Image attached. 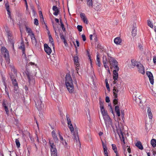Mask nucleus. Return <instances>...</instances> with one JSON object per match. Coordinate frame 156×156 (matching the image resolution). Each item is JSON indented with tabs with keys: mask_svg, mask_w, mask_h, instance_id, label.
I'll use <instances>...</instances> for the list:
<instances>
[{
	"mask_svg": "<svg viewBox=\"0 0 156 156\" xmlns=\"http://www.w3.org/2000/svg\"><path fill=\"white\" fill-rule=\"evenodd\" d=\"M102 62L104 67L108 70V72H110L109 66L108 65V63L110 64L111 69H112L113 68L114 69L119 68L118 66V62L114 58L108 60L106 56L105 55H103L102 57Z\"/></svg>",
	"mask_w": 156,
	"mask_h": 156,
	"instance_id": "f257e3e1",
	"label": "nucleus"
},
{
	"mask_svg": "<svg viewBox=\"0 0 156 156\" xmlns=\"http://www.w3.org/2000/svg\"><path fill=\"white\" fill-rule=\"evenodd\" d=\"M99 103L101 111L106 126H109L112 123L111 119L109 116L108 115L107 111H105L104 108V102L100 101Z\"/></svg>",
	"mask_w": 156,
	"mask_h": 156,
	"instance_id": "f03ea898",
	"label": "nucleus"
},
{
	"mask_svg": "<svg viewBox=\"0 0 156 156\" xmlns=\"http://www.w3.org/2000/svg\"><path fill=\"white\" fill-rule=\"evenodd\" d=\"M65 84L67 89L70 93H73L74 91V87L73 84V80L69 74H67L65 77Z\"/></svg>",
	"mask_w": 156,
	"mask_h": 156,
	"instance_id": "7ed1b4c3",
	"label": "nucleus"
},
{
	"mask_svg": "<svg viewBox=\"0 0 156 156\" xmlns=\"http://www.w3.org/2000/svg\"><path fill=\"white\" fill-rule=\"evenodd\" d=\"M42 98L39 95L34 99L35 106L39 111H41L44 108V105L42 103Z\"/></svg>",
	"mask_w": 156,
	"mask_h": 156,
	"instance_id": "20e7f679",
	"label": "nucleus"
},
{
	"mask_svg": "<svg viewBox=\"0 0 156 156\" xmlns=\"http://www.w3.org/2000/svg\"><path fill=\"white\" fill-rule=\"evenodd\" d=\"M1 50L2 52H3L4 53V57L5 58L7 63L9 64L10 63V60L8 51L5 47H2L1 48Z\"/></svg>",
	"mask_w": 156,
	"mask_h": 156,
	"instance_id": "39448f33",
	"label": "nucleus"
},
{
	"mask_svg": "<svg viewBox=\"0 0 156 156\" xmlns=\"http://www.w3.org/2000/svg\"><path fill=\"white\" fill-rule=\"evenodd\" d=\"M66 119L67 121V124L68 125V126L69 127V128L71 132L72 133L73 132V131L74 128L73 127V126L72 125V124L71 123V121L69 119V118L68 116V114H67L66 115Z\"/></svg>",
	"mask_w": 156,
	"mask_h": 156,
	"instance_id": "423d86ee",
	"label": "nucleus"
},
{
	"mask_svg": "<svg viewBox=\"0 0 156 156\" xmlns=\"http://www.w3.org/2000/svg\"><path fill=\"white\" fill-rule=\"evenodd\" d=\"M137 67L139 73L143 74H144L145 73L144 67L142 64L140 63L139 64H137Z\"/></svg>",
	"mask_w": 156,
	"mask_h": 156,
	"instance_id": "0eeeda50",
	"label": "nucleus"
},
{
	"mask_svg": "<svg viewBox=\"0 0 156 156\" xmlns=\"http://www.w3.org/2000/svg\"><path fill=\"white\" fill-rule=\"evenodd\" d=\"M146 74L149 77L150 83L151 84L153 85L154 83V80L152 73L151 72L147 71L146 73Z\"/></svg>",
	"mask_w": 156,
	"mask_h": 156,
	"instance_id": "6e6552de",
	"label": "nucleus"
},
{
	"mask_svg": "<svg viewBox=\"0 0 156 156\" xmlns=\"http://www.w3.org/2000/svg\"><path fill=\"white\" fill-rule=\"evenodd\" d=\"M44 50L45 52L48 55H50L51 52V48L48 46L47 44H45L44 45Z\"/></svg>",
	"mask_w": 156,
	"mask_h": 156,
	"instance_id": "1a4fd4ad",
	"label": "nucleus"
},
{
	"mask_svg": "<svg viewBox=\"0 0 156 156\" xmlns=\"http://www.w3.org/2000/svg\"><path fill=\"white\" fill-rule=\"evenodd\" d=\"M115 69L113 71V80L119 79L118 77V72L119 70V68H114Z\"/></svg>",
	"mask_w": 156,
	"mask_h": 156,
	"instance_id": "9d476101",
	"label": "nucleus"
},
{
	"mask_svg": "<svg viewBox=\"0 0 156 156\" xmlns=\"http://www.w3.org/2000/svg\"><path fill=\"white\" fill-rule=\"evenodd\" d=\"M80 15L81 18L83 21V22L86 24H88V20L85 16V14L84 13L81 12L80 13Z\"/></svg>",
	"mask_w": 156,
	"mask_h": 156,
	"instance_id": "9b49d317",
	"label": "nucleus"
},
{
	"mask_svg": "<svg viewBox=\"0 0 156 156\" xmlns=\"http://www.w3.org/2000/svg\"><path fill=\"white\" fill-rule=\"evenodd\" d=\"M19 48L22 50L23 55H24V56L25 57L26 55L25 51V47L24 42L23 41H22L21 42V46L19 47Z\"/></svg>",
	"mask_w": 156,
	"mask_h": 156,
	"instance_id": "f8f14e48",
	"label": "nucleus"
},
{
	"mask_svg": "<svg viewBox=\"0 0 156 156\" xmlns=\"http://www.w3.org/2000/svg\"><path fill=\"white\" fill-rule=\"evenodd\" d=\"M12 81V84L14 87V90L16 91H17L19 89V87L16 79H15L14 80Z\"/></svg>",
	"mask_w": 156,
	"mask_h": 156,
	"instance_id": "ddd939ff",
	"label": "nucleus"
},
{
	"mask_svg": "<svg viewBox=\"0 0 156 156\" xmlns=\"http://www.w3.org/2000/svg\"><path fill=\"white\" fill-rule=\"evenodd\" d=\"M52 10L54 12L53 13V14L55 16H57L60 12L59 10L56 5H54L53 6Z\"/></svg>",
	"mask_w": 156,
	"mask_h": 156,
	"instance_id": "4468645a",
	"label": "nucleus"
},
{
	"mask_svg": "<svg viewBox=\"0 0 156 156\" xmlns=\"http://www.w3.org/2000/svg\"><path fill=\"white\" fill-rule=\"evenodd\" d=\"M101 141L105 155V156H108L106 145L105 144L102 140Z\"/></svg>",
	"mask_w": 156,
	"mask_h": 156,
	"instance_id": "2eb2a0df",
	"label": "nucleus"
},
{
	"mask_svg": "<svg viewBox=\"0 0 156 156\" xmlns=\"http://www.w3.org/2000/svg\"><path fill=\"white\" fill-rule=\"evenodd\" d=\"M117 132L118 133V134L119 135V137L121 138L120 136L121 135L122 136V140L123 141V143L124 144H125L126 143L125 141V139L124 136L123 135V133L122 132V131L120 129H117Z\"/></svg>",
	"mask_w": 156,
	"mask_h": 156,
	"instance_id": "dca6fc26",
	"label": "nucleus"
},
{
	"mask_svg": "<svg viewBox=\"0 0 156 156\" xmlns=\"http://www.w3.org/2000/svg\"><path fill=\"white\" fill-rule=\"evenodd\" d=\"M49 145L50 147V151H52L53 150H56V146L54 144V143L53 141H51L49 140Z\"/></svg>",
	"mask_w": 156,
	"mask_h": 156,
	"instance_id": "f3484780",
	"label": "nucleus"
},
{
	"mask_svg": "<svg viewBox=\"0 0 156 156\" xmlns=\"http://www.w3.org/2000/svg\"><path fill=\"white\" fill-rule=\"evenodd\" d=\"M72 133H73V135L74 137V139L76 140L77 141V140L79 141V139L78 136V130L77 129H75V131L73 130V132Z\"/></svg>",
	"mask_w": 156,
	"mask_h": 156,
	"instance_id": "a211bd4d",
	"label": "nucleus"
},
{
	"mask_svg": "<svg viewBox=\"0 0 156 156\" xmlns=\"http://www.w3.org/2000/svg\"><path fill=\"white\" fill-rule=\"evenodd\" d=\"M60 37L62 41H63L64 44L65 46H68V44L65 38L64 35L60 33Z\"/></svg>",
	"mask_w": 156,
	"mask_h": 156,
	"instance_id": "6ab92c4d",
	"label": "nucleus"
},
{
	"mask_svg": "<svg viewBox=\"0 0 156 156\" xmlns=\"http://www.w3.org/2000/svg\"><path fill=\"white\" fill-rule=\"evenodd\" d=\"M29 35L30 36L32 43L33 44H36L37 43V41L35 37L34 34H29Z\"/></svg>",
	"mask_w": 156,
	"mask_h": 156,
	"instance_id": "aec40b11",
	"label": "nucleus"
},
{
	"mask_svg": "<svg viewBox=\"0 0 156 156\" xmlns=\"http://www.w3.org/2000/svg\"><path fill=\"white\" fill-rule=\"evenodd\" d=\"M115 110L117 115L118 117H119L120 116V113L119 106L118 105L115 106Z\"/></svg>",
	"mask_w": 156,
	"mask_h": 156,
	"instance_id": "412c9836",
	"label": "nucleus"
},
{
	"mask_svg": "<svg viewBox=\"0 0 156 156\" xmlns=\"http://www.w3.org/2000/svg\"><path fill=\"white\" fill-rule=\"evenodd\" d=\"M25 73L28 79V82L30 83L32 78H33V76H32L30 75L29 72L27 70L25 72Z\"/></svg>",
	"mask_w": 156,
	"mask_h": 156,
	"instance_id": "4be33fe9",
	"label": "nucleus"
},
{
	"mask_svg": "<svg viewBox=\"0 0 156 156\" xmlns=\"http://www.w3.org/2000/svg\"><path fill=\"white\" fill-rule=\"evenodd\" d=\"M8 42L12 45L13 48H14V44L15 42L13 39L12 37H9V38H8Z\"/></svg>",
	"mask_w": 156,
	"mask_h": 156,
	"instance_id": "5701e85b",
	"label": "nucleus"
},
{
	"mask_svg": "<svg viewBox=\"0 0 156 156\" xmlns=\"http://www.w3.org/2000/svg\"><path fill=\"white\" fill-rule=\"evenodd\" d=\"M147 113L149 118L150 119H151L152 118L153 116L150 107H147Z\"/></svg>",
	"mask_w": 156,
	"mask_h": 156,
	"instance_id": "b1692460",
	"label": "nucleus"
},
{
	"mask_svg": "<svg viewBox=\"0 0 156 156\" xmlns=\"http://www.w3.org/2000/svg\"><path fill=\"white\" fill-rule=\"evenodd\" d=\"M5 9L6 10H7V12H8V15L9 16L10 18V15H11V12L9 10V3L7 2L5 5Z\"/></svg>",
	"mask_w": 156,
	"mask_h": 156,
	"instance_id": "393cba45",
	"label": "nucleus"
},
{
	"mask_svg": "<svg viewBox=\"0 0 156 156\" xmlns=\"http://www.w3.org/2000/svg\"><path fill=\"white\" fill-rule=\"evenodd\" d=\"M114 99L113 100V104L116 105L118 104V95L114 93Z\"/></svg>",
	"mask_w": 156,
	"mask_h": 156,
	"instance_id": "a878e982",
	"label": "nucleus"
},
{
	"mask_svg": "<svg viewBox=\"0 0 156 156\" xmlns=\"http://www.w3.org/2000/svg\"><path fill=\"white\" fill-rule=\"evenodd\" d=\"M136 146L141 150H142L144 148L141 143L140 141L137 142L136 144Z\"/></svg>",
	"mask_w": 156,
	"mask_h": 156,
	"instance_id": "bb28decb",
	"label": "nucleus"
},
{
	"mask_svg": "<svg viewBox=\"0 0 156 156\" xmlns=\"http://www.w3.org/2000/svg\"><path fill=\"white\" fill-rule=\"evenodd\" d=\"M78 59L79 58L78 56H74L73 58V61L75 64L76 66L80 65Z\"/></svg>",
	"mask_w": 156,
	"mask_h": 156,
	"instance_id": "cd10ccee",
	"label": "nucleus"
},
{
	"mask_svg": "<svg viewBox=\"0 0 156 156\" xmlns=\"http://www.w3.org/2000/svg\"><path fill=\"white\" fill-rule=\"evenodd\" d=\"M121 41L122 40L119 37H117L114 40V43L117 44H120Z\"/></svg>",
	"mask_w": 156,
	"mask_h": 156,
	"instance_id": "c85d7f7f",
	"label": "nucleus"
},
{
	"mask_svg": "<svg viewBox=\"0 0 156 156\" xmlns=\"http://www.w3.org/2000/svg\"><path fill=\"white\" fill-rule=\"evenodd\" d=\"M87 5L90 8L93 7V2L92 0H86Z\"/></svg>",
	"mask_w": 156,
	"mask_h": 156,
	"instance_id": "c756f323",
	"label": "nucleus"
},
{
	"mask_svg": "<svg viewBox=\"0 0 156 156\" xmlns=\"http://www.w3.org/2000/svg\"><path fill=\"white\" fill-rule=\"evenodd\" d=\"M131 62L132 66H133V67H134L135 66H137V65L139 64L140 63V62H138L137 61H136L135 60H134V59H131Z\"/></svg>",
	"mask_w": 156,
	"mask_h": 156,
	"instance_id": "7c9ffc66",
	"label": "nucleus"
},
{
	"mask_svg": "<svg viewBox=\"0 0 156 156\" xmlns=\"http://www.w3.org/2000/svg\"><path fill=\"white\" fill-rule=\"evenodd\" d=\"M136 27H134L133 26V28L132 31V36L135 37V36L136 34Z\"/></svg>",
	"mask_w": 156,
	"mask_h": 156,
	"instance_id": "2f4dec72",
	"label": "nucleus"
},
{
	"mask_svg": "<svg viewBox=\"0 0 156 156\" xmlns=\"http://www.w3.org/2000/svg\"><path fill=\"white\" fill-rule=\"evenodd\" d=\"M96 60H97V65H98V66L99 67H100L101 66V62H100V58L99 57V55L98 54L97 55Z\"/></svg>",
	"mask_w": 156,
	"mask_h": 156,
	"instance_id": "473e14b6",
	"label": "nucleus"
},
{
	"mask_svg": "<svg viewBox=\"0 0 156 156\" xmlns=\"http://www.w3.org/2000/svg\"><path fill=\"white\" fill-rule=\"evenodd\" d=\"M151 144L152 146L154 147H156V140L154 139H153L151 141Z\"/></svg>",
	"mask_w": 156,
	"mask_h": 156,
	"instance_id": "72a5a7b5",
	"label": "nucleus"
},
{
	"mask_svg": "<svg viewBox=\"0 0 156 156\" xmlns=\"http://www.w3.org/2000/svg\"><path fill=\"white\" fill-rule=\"evenodd\" d=\"M4 86H5V93L7 95V96L9 97V92L8 91V89L7 87V84L5 83V81H4Z\"/></svg>",
	"mask_w": 156,
	"mask_h": 156,
	"instance_id": "f704fd0d",
	"label": "nucleus"
},
{
	"mask_svg": "<svg viewBox=\"0 0 156 156\" xmlns=\"http://www.w3.org/2000/svg\"><path fill=\"white\" fill-rule=\"evenodd\" d=\"M26 30L27 32L29 33V34H34L31 29L27 26H26Z\"/></svg>",
	"mask_w": 156,
	"mask_h": 156,
	"instance_id": "c9c22d12",
	"label": "nucleus"
},
{
	"mask_svg": "<svg viewBox=\"0 0 156 156\" xmlns=\"http://www.w3.org/2000/svg\"><path fill=\"white\" fill-rule=\"evenodd\" d=\"M51 154L53 155V156H58L57 155V150H54L52 151H51Z\"/></svg>",
	"mask_w": 156,
	"mask_h": 156,
	"instance_id": "e433bc0d",
	"label": "nucleus"
},
{
	"mask_svg": "<svg viewBox=\"0 0 156 156\" xmlns=\"http://www.w3.org/2000/svg\"><path fill=\"white\" fill-rule=\"evenodd\" d=\"M6 33L7 35L8 38H9V37H12V32L10 31L9 30H7L6 31Z\"/></svg>",
	"mask_w": 156,
	"mask_h": 156,
	"instance_id": "4c0bfd02",
	"label": "nucleus"
},
{
	"mask_svg": "<svg viewBox=\"0 0 156 156\" xmlns=\"http://www.w3.org/2000/svg\"><path fill=\"white\" fill-rule=\"evenodd\" d=\"M49 36V41L50 43H52L53 42V40L52 38L51 35L50 34V32L48 31V33Z\"/></svg>",
	"mask_w": 156,
	"mask_h": 156,
	"instance_id": "58836bf2",
	"label": "nucleus"
},
{
	"mask_svg": "<svg viewBox=\"0 0 156 156\" xmlns=\"http://www.w3.org/2000/svg\"><path fill=\"white\" fill-rule=\"evenodd\" d=\"M15 142L17 147L18 148H19L20 147V144L18 139H17L15 140Z\"/></svg>",
	"mask_w": 156,
	"mask_h": 156,
	"instance_id": "ea45409f",
	"label": "nucleus"
},
{
	"mask_svg": "<svg viewBox=\"0 0 156 156\" xmlns=\"http://www.w3.org/2000/svg\"><path fill=\"white\" fill-rule=\"evenodd\" d=\"M52 136L55 142V143H58V140L56 134L53 135Z\"/></svg>",
	"mask_w": 156,
	"mask_h": 156,
	"instance_id": "a19ab883",
	"label": "nucleus"
},
{
	"mask_svg": "<svg viewBox=\"0 0 156 156\" xmlns=\"http://www.w3.org/2000/svg\"><path fill=\"white\" fill-rule=\"evenodd\" d=\"M113 95L114 96V93H115L117 95V93L118 92H119V90L118 89L115 87H114L113 90Z\"/></svg>",
	"mask_w": 156,
	"mask_h": 156,
	"instance_id": "79ce46f5",
	"label": "nucleus"
},
{
	"mask_svg": "<svg viewBox=\"0 0 156 156\" xmlns=\"http://www.w3.org/2000/svg\"><path fill=\"white\" fill-rule=\"evenodd\" d=\"M112 146L113 150L114 151L115 153H116V151H117V148L116 145L115 144H112Z\"/></svg>",
	"mask_w": 156,
	"mask_h": 156,
	"instance_id": "37998d69",
	"label": "nucleus"
},
{
	"mask_svg": "<svg viewBox=\"0 0 156 156\" xmlns=\"http://www.w3.org/2000/svg\"><path fill=\"white\" fill-rule=\"evenodd\" d=\"M30 8L32 10V12H33V15L35 16L36 14V11L35 10L34 7L33 5H30Z\"/></svg>",
	"mask_w": 156,
	"mask_h": 156,
	"instance_id": "c03bdc74",
	"label": "nucleus"
},
{
	"mask_svg": "<svg viewBox=\"0 0 156 156\" xmlns=\"http://www.w3.org/2000/svg\"><path fill=\"white\" fill-rule=\"evenodd\" d=\"M105 81L106 83V87H107V88L108 90L109 91L110 87L109 84L108 83V80L107 79H105Z\"/></svg>",
	"mask_w": 156,
	"mask_h": 156,
	"instance_id": "a18cd8bd",
	"label": "nucleus"
},
{
	"mask_svg": "<svg viewBox=\"0 0 156 156\" xmlns=\"http://www.w3.org/2000/svg\"><path fill=\"white\" fill-rule=\"evenodd\" d=\"M116 80H117L118 81H119V82L120 83V84L121 83L122 81V80L120 79H116V80L115 79L114 80V81L113 82V84H115L116 83L117 84L118 83H116Z\"/></svg>",
	"mask_w": 156,
	"mask_h": 156,
	"instance_id": "49530a36",
	"label": "nucleus"
},
{
	"mask_svg": "<svg viewBox=\"0 0 156 156\" xmlns=\"http://www.w3.org/2000/svg\"><path fill=\"white\" fill-rule=\"evenodd\" d=\"M147 24L151 28H153V26L152 23L151 22L150 20H147Z\"/></svg>",
	"mask_w": 156,
	"mask_h": 156,
	"instance_id": "de8ad7c7",
	"label": "nucleus"
},
{
	"mask_svg": "<svg viewBox=\"0 0 156 156\" xmlns=\"http://www.w3.org/2000/svg\"><path fill=\"white\" fill-rule=\"evenodd\" d=\"M2 106L3 107H5V106H7V101L4 99L2 101Z\"/></svg>",
	"mask_w": 156,
	"mask_h": 156,
	"instance_id": "09e8293b",
	"label": "nucleus"
},
{
	"mask_svg": "<svg viewBox=\"0 0 156 156\" xmlns=\"http://www.w3.org/2000/svg\"><path fill=\"white\" fill-rule=\"evenodd\" d=\"M82 28L83 27L81 25H78L77 26V28L78 31L80 32H81L82 31Z\"/></svg>",
	"mask_w": 156,
	"mask_h": 156,
	"instance_id": "8fccbe9b",
	"label": "nucleus"
},
{
	"mask_svg": "<svg viewBox=\"0 0 156 156\" xmlns=\"http://www.w3.org/2000/svg\"><path fill=\"white\" fill-rule=\"evenodd\" d=\"M121 114L122 119L123 120H124V119H125L124 117V110H121Z\"/></svg>",
	"mask_w": 156,
	"mask_h": 156,
	"instance_id": "3c124183",
	"label": "nucleus"
},
{
	"mask_svg": "<svg viewBox=\"0 0 156 156\" xmlns=\"http://www.w3.org/2000/svg\"><path fill=\"white\" fill-rule=\"evenodd\" d=\"M61 27H62V29L63 32H65L66 31V28L64 27V25L63 23H61Z\"/></svg>",
	"mask_w": 156,
	"mask_h": 156,
	"instance_id": "603ef678",
	"label": "nucleus"
},
{
	"mask_svg": "<svg viewBox=\"0 0 156 156\" xmlns=\"http://www.w3.org/2000/svg\"><path fill=\"white\" fill-rule=\"evenodd\" d=\"M34 24L36 25V26L38 25L39 23H38V20L36 18H35L34 19Z\"/></svg>",
	"mask_w": 156,
	"mask_h": 156,
	"instance_id": "864d4df0",
	"label": "nucleus"
},
{
	"mask_svg": "<svg viewBox=\"0 0 156 156\" xmlns=\"http://www.w3.org/2000/svg\"><path fill=\"white\" fill-rule=\"evenodd\" d=\"M107 54L108 57V58H107L108 60V59H111L112 58H113V57H112V56L111 55L108 53V52L107 53Z\"/></svg>",
	"mask_w": 156,
	"mask_h": 156,
	"instance_id": "5fc2aeb1",
	"label": "nucleus"
},
{
	"mask_svg": "<svg viewBox=\"0 0 156 156\" xmlns=\"http://www.w3.org/2000/svg\"><path fill=\"white\" fill-rule=\"evenodd\" d=\"M4 108L5 111L6 112V113L7 114H8L9 113V111L8 108V107L7 106H5V107H4Z\"/></svg>",
	"mask_w": 156,
	"mask_h": 156,
	"instance_id": "6e6d98bb",
	"label": "nucleus"
},
{
	"mask_svg": "<svg viewBox=\"0 0 156 156\" xmlns=\"http://www.w3.org/2000/svg\"><path fill=\"white\" fill-rule=\"evenodd\" d=\"M108 105L110 106V112H111L114 115V112H113L112 107V106L110 104V105Z\"/></svg>",
	"mask_w": 156,
	"mask_h": 156,
	"instance_id": "4d7b16f0",
	"label": "nucleus"
},
{
	"mask_svg": "<svg viewBox=\"0 0 156 156\" xmlns=\"http://www.w3.org/2000/svg\"><path fill=\"white\" fill-rule=\"evenodd\" d=\"M105 101L106 102L108 103L110 101L109 97L108 96H106L105 98Z\"/></svg>",
	"mask_w": 156,
	"mask_h": 156,
	"instance_id": "13d9d810",
	"label": "nucleus"
},
{
	"mask_svg": "<svg viewBox=\"0 0 156 156\" xmlns=\"http://www.w3.org/2000/svg\"><path fill=\"white\" fill-rule=\"evenodd\" d=\"M82 38L83 40V41H86V37L85 35H84V34H83L82 35Z\"/></svg>",
	"mask_w": 156,
	"mask_h": 156,
	"instance_id": "bf43d9fd",
	"label": "nucleus"
},
{
	"mask_svg": "<svg viewBox=\"0 0 156 156\" xmlns=\"http://www.w3.org/2000/svg\"><path fill=\"white\" fill-rule=\"evenodd\" d=\"M87 54H88V56L89 57V58L90 59V63H91V64L92 61H91V58L90 54H89V52L88 51H87Z\"/></svg>",
	"mask_w": 156,
	"mask_h": 156,
	"instance_id": "052dcab7",
	"label": "nucleus"
},
{
	"mask_svg": "<svg viewBox=\"0 0 156 156\" xmlns=\"http://www.w3.org/2000/svg\"><path fill=\"white\" fill-rule=\"evenodd\" d=\"M58 135H59V138H60V140L61 141H63V138L62 136L60 134V132L58 133Z\"/></svg>",
	"mask_w": 156,
	"mask_h": 156,
	"instance_id": "680f3d73",
	"label": "nucleus"
},
{
	"mask_svg": "<svg viewBox=\"0 0 156 156\" xmlns=\"http://www.w3.org/2000/svg\"><path fill=\"white\" fill-rule=\"evenodd\" d=\"M40 12H41V14H40V18L41 19L42 18L43 20H44V18L43 17V15H42V12L41 11H40L39 12V14H40Z\"/></svg>",
	"mask_w": 156,
	"mask_h": 156,
	"instance_id": "e2e57ef3",
	"label": "nucleus"
},
{
	"mask_svg": "<svg viewBox=\"0 0 156 156\" xmlns=\"http://www.w3.org/2000/svg\"><path fill=\"white\" fill-rule=\"evenodd\" d=\"M100 5H98L96 7V8L95 9L96 10L98 11L100 9Z\"/></svg>",
	"mask_w": 156,
	"mask_h": 156,
	"instance_id": "0e129e2a",
	"label": "nucleus"
},
{
	"mask_svg": "<svg viewBox=\"0 0 156 156\" xmlns=\"http://www.w3.org/2000/svg\"><path fill=\"white\" fill-rule=\"evenodd\" d=\"M12 70H13L15 73H16L17 70L15 69L14 66L12 67Z\"/></svg>",
	"mask_w": 156,
	"mask_h": 156,
	"instance_id": "69168bd1",
	"label": "nucleus"
},
{
	"mask_svg": "<svg viewBox=\"0 0 156 156\" xmlns=\"http://www.w3.org/2000/svg\"><path fill=\"white\" fill-rule=\"evenodd\" d=\"M138 47L140 50L142 51L143 49V47L141 45H138Z\"/></svg>",
	"mask_w": 156,
	"mask_h": 156,
	"instance_id": "338daca9",
	"label": "nucleus"
},
{
	"mask_svg": "<svg viewBox=\"0 0 156 156\" xmlns=\"http://www.w3.org/2000/svg\"><path fill=\"white\" fill-rule=\"evenodd\" d=\"M153 60L154 63V64H156V56H154L153 57Z\"/></svg>",
	"mask_w": 156,
	"mask_h": 156,
	"instance_id": "774afa93",
	"label": "nucleus"
}]
</instances>
